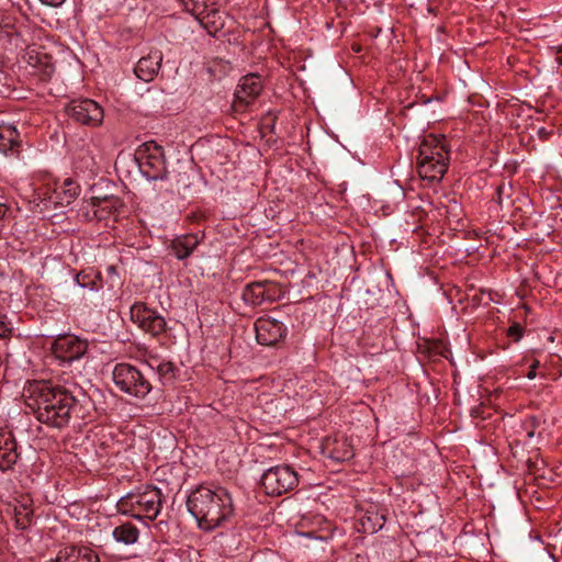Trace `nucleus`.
<instances>
[{
  "label": "nucleus",
  "instance_id": "f257e3e1",
  "mask_svg": "<svg viewBox=\"0 0 562 562\" xmlns=\"http://www.w3.org/2000/svg\"><path fill=\"white\" fill-rule=\"evenodd\" d=\"M25 405L35 418L52 428L69 425L77 401L70 391L49 381H32L24 387Z\"/></svg>",
  "mask_w": 562,
  "mask_h": 562
},
{
  "label": "nucleus",
  "instance_id": "f03ea898",
  "mask_svg": "<svg viewBox=\"0 0 562 562\" xmlns=\"http://www.w3.org/2000/svg\"><path fill=\"white\" fill-rule=\"evenodd\" d=\"M187 508L200 529L212 531L234 515L229 492L220 485H199L187 497Z\"/></svg>",
  "mask_w": 562,
  "mask_h": 562
},
{
  "label": "nucleus",
  "instance_id": "7ed1b4c3",
  "mask_svg": "<svg viewBox=\"0 0 562 562\" xmlns=\"http://www.w3.org/2000/svg\"><path fill=\"white\" fill-rule=\"evenodd\" d=\"M416 164L422 179L440 181L449 166V148L445 135L425 136L418 147Z\"/></svg>",
  "mask_w": 562,
  "mask_h": 562
},
{
  "label": "nucleus",
  "instance_id": "20e7f679",
  "mask_svg": "<svg viewBox=\"0 0 562 562\" xmlns=\"http://www.w3.org/2000/svg\"><path fill=\"white\" fill-rule=\"evenodd\" d=\"M117 510L136 519L154 520L158 517L162 507L161 491L155 486L133 491L121 497L117 502Z\"/></svg>",
  "mask_w": 562,
  "mask_h": 562
},
{
  "label": "nucleus",
  "instance_id": "39448f33",
  "mask_svg": "<svg viewBox=\"0 0 562 562\" xmlns=\"http://www.w3.org/2000/svg\"><path fill=\"white\" fill-rule=\"evenodd\" d=\"M123 207L124 203L119 196H93L82 202L78 215L87 222L95 221L111 226L117 221Z\"/></svg>",
  "mask_w": 562,
  "mask_h": 562
},
{
  "label": "nucleus",
  "instance_id": "423d86ee",
  "mask_svg": "<svg viewBox=\"0 0 562 562\" xmlns=\"http://www.w3.org/2000/svg\"><path fill=\"white\" fill-rule=\"evenodd\" d=\"M112 375L114 384L128 395L144 398L151 391L149 380L130 363H117Z\"/></svg>",
  "mask_w": 562,
  "mask_h": 562
},
{
  "label": "nucleus",
  "instance_id": "0eeeda50",
  "mask_svg": "<svg viewBox=\"0 0 562 562\" xmlns=\"http://www.w3.org/2000/svg\"><path fill=\"white\" fill-rule=\"evenodd\" d=\"M136 160L142 173L149 180L167 177L164 149L155 142H146L136 150Z\"/></svg>",
  "mask_w": 562,
  "mask_h": 562
},
{
  "label": "nucleus",
  "instance_id": "6e6552de",
  "mask_svg": "<svg viewBox=\"0 0 562 562\" xmlns=\"http://www.w3.org/2000/svg\"><path fill=\"white\" fill-rule=\"evenodd\" d=\"M260 482L267 495L280 496L297 486L299 475L289 465H277L268 469Z\"/></svg>",
  "mask_w": 562,
  "mask_h": 562
},
{
  "label": "nucleus",
  "instance_id": "1a4fd4ad",
  "mask_svg": "<svg viewBox=\"0 0 562 562\" xmlns=\"http://www.w3.org/2000/svg\"><path fill=\"white\" fill-rule=\"evenodd\" d=\"M66 112L76 123L90 127L101 125L104 119L103 109L91 99L72 100Z\"/></svg>",
  "mask_w": 562,
  "mask_h": 562
},
{
  "label": "nucleus",
  "instance_id": "9d476101",
  "mask_svg": "<svg viewBox=\"0 0 562 562\" xmlns=\"http://www.w3.org/2000/svg\"><path fill=\"white\" fill-rule=\"evenodd\" d=\"M130 317L142 330L151 336H159L166 331L165 317L157 311L147 307L143 302H136L131 306Z\"/></svg>",
  "mask_w": 562,
  "mask_h": 562
},
{
  "label": "nucleus",
  "instance_id": "9b49d317",
  "mask_svg": "<svg viewBox=\"0 0 562 562\" xmlns=\"http://www.w3.org/2000/svg\"><path fill=\"white\" fill-rule=\"evenodd\" d=\"M88 350L87 340L80 339L75 335H63L57 337L52 351L56 359L61 362H72L82 358Z\"/></svg>",
  "mask_w": 562,
  "mask_h": 562
},
{
  "label": "nucleus",
  "instance_id": "f8f14e48",
  "mask_svg": "<svg viewBox=\"0 0 562 562\" xmlns=\"http://www.w3.org/2000/svg\"><path fill=\"white\" fill-rule=\"evenodd\" d=\"M256 339L262 346H273L286 334V327L278 319L259 317L255 322Z\"/></svg>",
  "mask_w": 562,
  "mask_h": 562
},
{
  "label": "nucleus",
  "instance_id": "ddd939ff",
  "mask_svg": "<svg viewBox=\"0 0 562 562\" xmlns=\"http://www.w3.org/2000/svg\"><path fill=\"white\" fill-rule=\"evenodd\" d=\"M277 286L270 281H256L247 284L241 293L243 301L252 306L263 302H272L276 299Z\"/></svg>",
  "mask_w": 562,
  "mask_h": 562
},
{
  "label": "nucleus",
  "instance_id": "4468645a",
  "mask_svg": "<svg viewBox=\"0 0 562 562\" xmlns=\"http://www.w3.org/2000/svg\"><path fill=\"white\" fill-rule=\"evenodd\" d=\"M263 88L262 80L257 74L244 76L235 90V105L246 106L254 102L261 93Z\"/></svg>",
  "mask_w": 562,
  "mask_h": 562
},
{
  "label": "nucleus",
  "instance_id": "2eb2a0df",
  "mask_svg": "<svg viewBox=\"0 0 562 562\" xmlns=\"http://www.w3.org/2000/svg\"><path fill=\"white\" fill-rule=\"evenodd\" d=\"M23 147L21 135L12 124H0V153L8 157H19Z\"/></svg>",
  "mask_w": 562,
  "mask_h": 562
},
{
  "label": "nucleus",
  "instance_id": "dca6fc26",
  "mask_svg": "<svg viewBox=\"0 0 562 562\" xmlns=\"http://www.w3.org/2000/svg\"><path fill=\"white\" fill-rule=\"evenodd\" d=\"M19 457L18 442L12 432L0 429V470H11Z\"/></svg>",
  "mask_w": 562,
  "mask_h": 562
},
{
  "label": "nucleus",
  "instance_id": "f3484780",
  "mask_svg": "<svg viewBox=\"0 0 562 562\" xmlns=\"http://www.w3.org/2000/svg\"><path fill=\"white\" fill-rule=\"evenodd\" d=\"M323 452L337 462L348 461L353 457V448L345 437H328L323 442Z\"/></svg>",
  "mask_w": 562,
  "mask_h": 562
},
{
  "label": "nucleus",
  "instance_id": "a211bd4d",
  "mask_svg": "<svg viewBox=\"0 0 562 562\" xmlns=\"http://www.w3.org/2000/svg\"><path fill=\"white\" fill-rule=\"evenodd\" d=\"M162 61V53L158 49L149 52V54L145 57H142L134 72L137 78L142 79L145 82H150L157 76Z\"/></svg>",
  "mask_w": 562,
  "mask_h": 562
},
{
  "label": "nucleus",
  "instance_id": "6ab92c4d",
  "mask_svg": "<svg viewBox=\"0 0 562 562\" xmlns=\"http://www.w3.org/2000/svg\"><path fill=\"white\" fill-rule=\"evenodd\" d=\"M49 562H99V555L89 547L71 546L61 549Z\"/></svg>",
  "mask_w": 562,
  "mask_h": 562
},
{
  "label": "nucleus",
  "instance_id": "aec40b11",
  "mask_svg": "<svg viewBox=\"0 0 562 562\" xmlns=\"http://www.w3.org/2000/svg\"><path fill=\"white\" fill-rule=\"evenodd\" d=\"M200 240L195 234L177 237L171 243V249L179 260L188 258L198 247Z\"/></svg>",
  "mask_w": 562,
  "mask_h": 562
},
{
  "label": "nucleus",
  "instance_id": "412c9836",
  "mask_svg": "<svg viewBox=\"0 0 562 562\" xmlns=\"http://www.w3.org/2000/svg\"><path fill=\"white\" fill-rule=\"evenodd\" d=\"M362 531L374 533L382 529L385 522V514L379 512L375 506H370L366 513L359 517Z\"/></svg>",
  "mask_w": 562,
  "mask_h": 562
},
{
  "label": "nucleus",
  "instance_id": "4be33fe9",
  "mask_svg": "<svg viewBox=\"0 0 562 562\" xmlns=\"http://www.w3.org/2000/svg\"><path fill=\"white\" fill-rule=\"evenodd\" d=\"M112 536L117 542L130 546L138 540L139 530L132 522H124L113 529Z\"/></svg>",
  "mask_w": 562,
  "mask_h": 562
},
{
  "label": "nucleus",
  "instance_id": "5701e85b",
  "mask_svg": "<svg viewBox=\"0 0 562 562\" xmlns=\"http://www.w3.org/2000/svg\"><path fill=\"white\" fill-rule=\"evenodd\" d=\"M80 192L79 186L71 179H66L57 192L60 204H70Z\"/></svg>",
  "mask_w": 562,
  "mask_h": 562
},
{
  "label": "nucleus",
  "instance_id": "b1692460",
  "mask_svg": "<svg viewBox=\"0 0 562 562\" xmlns=\"http://www.w3.org/2000/svg\"><path fill=\"white\" fill-rule=\"evenodd\" d=\"M33 510L26 503H21L14 507L15 526L18 529H26L32 520Z\"/></svg>",
  "mask_w": 562,
  "mask_h": 562
},
{
  "label": "nucleus",
  "instance_id": "393cba45",
  "mask_svg": "<svg viewBox=\"0 0 562 562\" xmlns=\"http://www.w3.org/2000/svg\"><path fill=\"white\" fill-rule=\"evenodd\" d=\"M513 184L503 181L496 190V202L499 206L512 203Z\"/></svg>",
  "mask_w": 562,
  "mask_h": 562
},
{
  "label": "nucleus",
  "instance_id": "a878e982",
  "mask_svg": "<svg viewBox=\"0 0 562 562\" xmlns=\"http://www.w3.org/2000/svg\"><path fill=\"white\" fill-rule=\"evenodd\" d=\"M540 426V419L536 416H528L521 423L520 428L526 439H531L536 435V429Z\"/></svg>",
  "mask_w": 562,
  "mask_h": 562
},
{
  "label": "nucleus",
  "instance_id": "bb28decb",
  "mask_svg": "<svg viewBox=\"0 0 562 562\" xmlns=\"http://www.w3.org/2000/svg\"><path fill=\"white\" fill-rule=\"evenodd\" d=\"M156 370L162 383L170 382L175 378V366L170 361L160 362Z\"/></svg>",
  "mask_w": 562,
  "mask_h": 562
},
{
  "label": "nucleus",
  "instance_id": "cd10ccee",
  "mask_svg": "<svg viewBox=\"0 0 562 562\" xmlns=\"http://www.w3.org/2000/svg\"><path fill=\"white\" fill-rule=\"evenodd\" d=\"M12 335V327L10 323L5 322V316L0 314V338L10 339Z\"/></svg>",
  "mask_w": 562,
  "mask_h": 562
},
{
  "label": "nucleus",
  "instance_id": "c85d7f7f",
  "mask_svg": "<svg viewBox=\"0 0 562 562\" xmlns=\"http://www.w3.org/2000/svg\"><path fill=\"white\" fill-rule=\"evenodd\" d=\"M507 335L512 337L515 341L521 339L524 335V328L521 325L515 323L507 329Z\"/></svg>",
  "mask_w": 562,
  "mask_h": 562
},
{
  "label": "nucleus",
  "instance_id": "c756f323",
  "mask_svg": "<svg viewBox=\"0 0 562 562\" xmlns=\"http://www.w3.org/2000/svg\"><path fill=\"white\" fill-rule=\"evenodd\" d=\"M337 562H368V557L366 554L348 553L338 559Z\"/></svg>",
  "mask_w": 562,
  "mask_h": 562
},
{
  "label": "nucleus",
  "instance_id": "7c9ffc66",
  "mask_svg": "<svg viewBox=\"0 0 562 562\" xmlns=\"http://www.w3.org/2000/svg\"><path fill=\"white\" fill-rule=\"evenodd\" d=\"M540 362L538 360H535L531 366L529 367V371L527 373V378L529 380H532L536 378V370L539 367Z\"/></svg>",
  "mask_w": 562,
  "mask_h": 562
},
{
  "label": "nucleus",
  "instance_id": "2f4dec72",
  "mask_svg": "<svg viewBox=\"0 0 562 562\" xmlns=\"http://www.w3.org/2000/svg\"><path fill=\"white\" fill-rule=\"evenodd\" d=\"M43 4L49 5V7H59L66 0H40Z\"/></svg>",
  "mask_w": 562,
  "mask_h": 562
},
{
  "label": "nucleus",
  "instance_id": "473e14b6",
  "mask_svg": "<svg viewBox=\"0 0 562 562\" xmlns=\"http://www.w3.org/2000/svg\"><path fill=\"white\" fill-rule=\"evenodd\" d=\"M9 213L10 207L7 205V203H0V220L5 218Z\"/></svg>",
  "mask_w": 562,
  "mask_h": 562
},
{
  "label": "nucleus",
  "instance_id": "72a5a7b5",
  "mask_svg": "<svg viewBox=\"0 0 562 562\" xmlns=\"http://www.w3.org/2000/svg\"><path fill=\"white\" fill-rule=\"evenodd\" d=\"M557 60L560 65H562V55L557 57Z\"/></svg>",
  "mask_w": 562,
  "mask_h": 562
},
{
  "label": "nucleus",
  "instance_id": "f704fd0d",
  "mask_svg": "<svg viewBox=\"0 0 562 562\" xmlns=\"http://www.w3.org/2000/svg\"><path fill=\"white\" fill-rule=\"evenodd\" d=\"M4 200H5L4 196L0 194V203H4L5 202Z\"/></svg>",
  "mask_w": 562,
  "mask_h": 562
},
{
  "label": "nucleus",
  "instance_id": "c9c22d12",
  "mask_svg": "<svg viewBox=\"0 0 562 562\" xmlns=\"http://www.w3.org/2000/svg\"><path fill=\"white\" fill-rule=\"evenodd\" d=\"M561 52H562V44H561V47H560V49H559V53H561Z\"/></svg>",
  "mask_w": 562,
  "mask_h": 562
}]
</instances>
